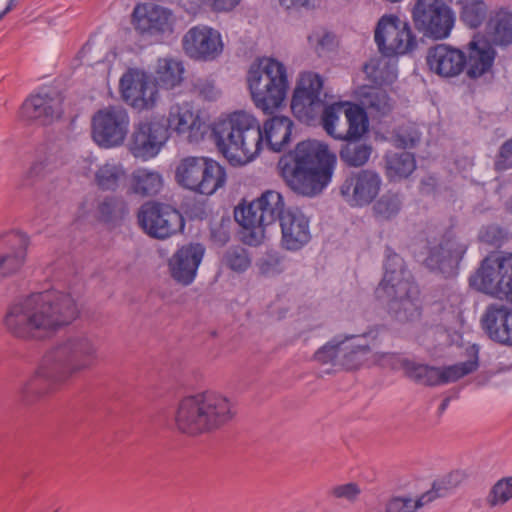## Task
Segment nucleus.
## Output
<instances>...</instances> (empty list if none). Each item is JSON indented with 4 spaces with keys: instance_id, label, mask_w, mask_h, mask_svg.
I'll use <instances>...</instances> for the list:
<instances>
[{
    "instance_id": "obj_1",
    "label": "nucleus",
    "mask_w": 512,
    "mask_h": 512,
    "mask_svg": "<svg viewBox=\"0 0 512 512\" xmlns=\"http://www.w3.org/2000/svg\"><path fill=\"white\" fill-rule=\"evenodd\" d=\"M324 80L318 73L302 72L294 89L291 110L307 125L320 123L325 132L339 140H358L368 128L366 112L350 102L328 103Z\"/></svg>"
},
{
    "instance_id": "obj_2",
    "label": "nucleus",
    "mask_w": 512,
    "mask_h": 512,
    "mask_svg": "<svg viewBox=\"0 0 512 512\" xmlns=\"http://www.w3.org/2000/svg\"><path fill=\"white\" fill-rule=\"evenodd\" d=\"M96 338L86 332H73L58 340L43 356L35 374L18 390L19 401L35 403L50 391V384H61L89 370L98 360Z\"/></svg>"
},
{
    "instance_id": "obj_3",
    "label": "nucleus",
    "mask_w": 512,
    "mask_h": 512,
    "mask_svg": "<svg viewBox=\"0 0 512 512\" xmlns=\"http://www.w3.org/2000/svg\"><path fill=\"white\" fill-rule=\"evenodd\" d=\"M79 309L71 295L44 291L12 302L4 317L6 330L14 337L41 339L72 323Z\"/></svg>"
},
{
    "instance_id": "obj_4",
    "label": "nucleus",
    "mask_w": 512,
    "mask_h": 512,
    "mask_svg": "<svg viewBox=\"0 0 512 512\" xmlns=\"http://www.w3.org/2000/svg\"><path fill=\"white\" fill-rule=\"evenodd\" d=\"M336 155L317 141H302L278 163L285 183L297 194L315 196L331 181Z\"/></svg>"
},
{
    "instance_id": "obj_5",
    "label": "nucleus",
    "mask_w": 512,
    "mask_h": 512,
    "mask_svg": "<svg viewBox=\"0 0 512 512\" xmlns=\"http://www.w3.org/2000/svg\"><path fill=\"white\" fill-rule=\"evenodd\" d=\"M384 276L375 290L395 320L405 323L421 315L420 291L403 258L389 247L385 251Z\"/></svg>"
},
{
    "instance_id": "obj_6",
    "label": "nucleus",
    "mask_w": 512,
    "mask_h": 512,
    "mask_svg": "<svg viewBox=\"0 0 512 512\" xmlns=\"http://www.w3.org/2000/svg\"><path fill=\"white\" fill-rule=\"evenodd\" d=\"M235 415V405L227 397L215 392H203L179 402L175 424L182 433L195 436L223 427Z\"/></svg>"
},
{
    "instance_id": "obj_7",
    "label": "nucleus",
    "mask_w": 512,
    "mask_h": 512,
    "mask_svg": "<svg viewBox=\"0 0 512 512\" xmlns=\"http://www.w3.org/2000/svg\"><path fill=\"white\" fill-rule=\"evenodd\" d=\"M219 151L234 164H246L261 150L263 134L258 121L249 113L237 111L214 128Z\"/></svg>"
},
{
    "instance_id": "obj_8",
    "label": "nucleus",
    "mask_w": 512,
    "mask_h": 512,
    "mask_svg": "<svg viewBox=\"0 0 512 512\" xmlns=\"http://www.w3.org/2000/svg\"><path fill=\"white\" fill-rule=\"evenodd\" d=\"M246 81L253 103L265 113H272L286 99L289 89L287 68L277 59H256L247 71Z\"/></svg>"
},
{
    "instance_id": "obj_9",
    "label": "nucleus",
    "mask_w": 512,
    "mask_h": 512,
    "mask_svg": "<svg viewBox=\"0 0 512 512\" xmlns=\"http://www.w3.org/2000/svg\"><path fill=\"white\" fill-rule=\"evenodd\" d=\"M286 211L282 194L275 190H266L247 206L236 207L234 218L244 229V242L257 246L264 238L265 227L280 221Z\"/></svg>"
},
{
    "instance_id": "obj_10",
    "label": "nucleus",
    "mask_w": 512,
    "mask_h": 512,
    "mask_svg": "<svg viewBox=\"0 0 512 512\" xmlns=\"http://www.w3.org/2000/svg\"><path fill=\"white\" fill-rule=\"evenodd\" d=\"M175 180L185 189L202 195H212L225 185L226 173L213 159L188 156L178 163Z\"/></svg>"
},
{
    "instance_id": "obj_11",
    "label": "nucleus",
    "mask_w": 512,
    "mask_h": 512,
    "mask_svg": "<svg viewBox=\"0 0 512 512\" xmlns=\"http://www.w3.org/2000/svg\"><path fill=\"white\" fill-rule=\"evenodd\" d=\"M469 359L443 368L419 364L414 361L404 362L406 375L415 382L427 386L442 385L455 382L476 371L479 367V348L472 345L467 348Z\"/></svg>"
},
{
    "instance_id": "obj_12",
    "label": "nucleus",
    "mask_w": 512,
    "mask_h": 512,
    "mask_svg": "<svg viewBox=\"0 0 512 512\" xmlns=\"http://www.w3.org/2000/svg\"><path fill=\"white\" fill-rule=\"evenodd\" d=\"M412 19L420 33L434 40L446 39L455 23L452 9L443 0H417Z\"/></svg>"
},
{
    "instance_id": "obj_13",
    "label": "nucleus",
    "mask_w": 512,
    "mask_h": 512,
    "mask_svg": "<svg viewBox=\"0 0 512 512\" xmlns=\"http://www.w3.org/2000/svg\"><path fill=\"white\" fill-rule=\"evenodd\" d=\"M130 117L122 106H108L98 110L92 117L91 136L101 148L121 146L129 132Z\"/></svg>"
},
{
    "instance_id": "obj_14",
    "label": "nucleus",
    "mask_w": 512,
    "mask_h": 512,
    "mask_svg": "<svg viewBox=\"0 0 512 512\" xmlns=\"http://www.w3.org/2000/svg\"><path fill=\"white\" fill-rule=\"evenodd\" d=\"M374 38L379 51L387 57L407 54L417 46L409 23L393 14L379 19Z\"/></svg>"
},
{
    "instance_id": "obj_15",
    "label": "nucleus",
    "mask_w": 512,
    "mask_h": 512,
    "mask_svg": "<svg viewBox=\"0 0 512 512\" xmlns=\"http://www.w3.org/2000/svg\"><path fill=\"white\" fill-rule=\"evenodd\" d=\"M137 219L143 231L152 238L166 239L184 228L182 215L168 204L149 201L144 203Z\"/></svg>"
},
{
    "instance_id": "obj_16",
    "label": "nucleus",
    "mask_w": 512,
    "mask_h": 512,
    "mask_svg": "<svg viewBox=\"0 0 512 512\" xmlns=\"http://www.w3.org/2000/svg\"><path fill=\"white\" fill-rule=\"evenodd\" d=\"M120 92L124 102L139 112L153 109L159 100L152 75L139 69H129L122 75Z\"/></svg>"
},
{
    "instance_id": "obj_17",
    "label": "nucleus",
    "mask_w": 512,
    "mask_h": 512,
    "mask_svg": "<svg viewBox=\"0 0 512 512\" xmlns=\"http://www.w3.org/2000/svg\"><path fill=\"white\" fill-rule=\"evenodd\" d=\"M508 271H512V257H504L501 252H495L482 261L470 283L484 293L503 299L507 296L504 289H507L508 284L504 278Z\"/></svg>"
},
{
    "instance_id": "obj_18",
    "label": "nucleus",
    "mask_w": 512,
    "mask_h": 512,
    "mask_svg": "<svg viewBox=\"0 0 512 512\" xmlns=\"http://www.w3.org/2000/svg\"><path fill=\"white\" fill-rule=\"evenodd\" d=\"M468 246L467 240L452 230H447L439 244L430 248L425 264L431 270L439 271L447 277L453 276L457 273Z\"/></svg>"
},
{
    "instance_id": "obj_19",
    "label": "nucleus",
    "mask_w": 512,
    "mask_h": 512,
    "mask_svg": "<svg viewBox=\"0 0 512 512\" xmlns=\"http://www.w3.org/2000/svg\"><path fill=\"white\" fill-rule=\"evenodd\" d=\"M381 184V177L374 170L350 171L345 175L339 193L351 207H363L377 197Z\"/></svg>"
},
{
    "instance_id": "obj_20",
    "label": "nucleus",
    "mask_w": 512,
    "mask_h": 512,
    "mask_svg": "<svg viewBox=\"0 0 512 512\" xmlns=\"http://www.w3.org/2000/svg\"><path fill=\"white\" fill-rule=\"evenodd\" d=\"M168 138V130L162 122L141 121L134 126L129 150L133 156L147 160L159 153Z\"/></svg>"
},
{
    "instance_id": "obj_21",
    "label": "nucleus",
    "mask_w": 512,
    "mask_h": 512,
    "mask_svg": "<svg viewBox=\"0 0 512 512\" xmlns=\"http://www.w3.org/2000/svg\"><path fill=\"white\" fill-rule=\"evenodd\" d=\"M133 24L141 35L162 38L173 33L171 10L152 3L138 4L133 10Z\"/></svg>"
},
{
    "instance_id": "obj_22",
    "label": "nucleus",
    "mask_w": 512,
    "mask_h": 512,
    "mask_svg": "<svg viewBox=\"0 0 512 512\" xmlns=\"http://www.w3.org/2000/svg\"><path fill=\"white\" fill-rule=\"evenodd\" d=\"M182 46L185 53L195 60L211 61L223 51L220 33L204 25L190 28L183 36Z\"/></svg>"
},
{
    "instance_id": "obj_23",
    "label": "nucleus",
    "mask_w": 512,
    "mask_h": 512,
    "mask_svg": "<svg viewBox=\"0 0 512 512\" xmlns=\"http://www.w3.org/2000/svg\"><path fill=\"white\" fill-rule=\"evenodd\" d=\"M282 245L290 251H297L311 239L309 219L297 208H288L280 218Z\"/></svg>"
},
{
    "instance_id": "obj_24",
    "label": "nucleus",
    "mask_w": 512,
    "mask_h": 512,
    "mask_svg": "<svg viewBox=\"0 0 512 512\" xmlns=\"http://www.w3.org/2000/svg\"><path fill=\"white\" fill-rule=\"evenodd\" d=\"M427 64L439 76L455 77L465 69L466 55L450 45L437 44L429 48Z\"/></svg>"
},
{
    "instance_id": "obj_25",
    "label": "nucleus",
    "mask_w": 512,
    "mask_h": 512,
    "mask_svg": "<svg viewBox=\"0 0 512 512\" xmlns=\"http://www.w3.org/2000/svg\"><path fill=\"white\" fill-rule=\"evenodd\" d=\"M205 248L201 244H189L181 247L169 260L171 277L182 285L193 282Z\"/></svg>"
},
{
    "instance_id": "obj_26",
    "label": "nucleus",
    "mask_w": 512,
    "mask_h": 512,
    "mask_svg": "<svg viewBox=\"0 0 512 512\" xmlns=\"http://www.w3.org/2000/svg\"><path fill=\"white\" fill-rule=\"evenodd\" d=\"M482 327L493 341L512 346V308L500 303L487 307L482 317Z\"/></svg>"
},
{
    "instance_id": "obj_27",
    "label": "nucleus",
    "mask_w": 512,
    "mask_h": 512,
    "mask_svg": "<svg viewBox=\"0 0 512 512\" xmlns=\"http://www.w3.org/2000/svg\"><path fill=\"white\" fill-rule=\"evenodd\" d=\"M62 100L59 96L35 95L28 98L21 107V115L27 120H37L46 125L62 114Z\"/></svg>"
},
{
    "instance_id": "obj_28",
    "label": "nucleus",
    "mask_w": 512,
    "mask_h": 512,
    "mask_svg": "<svg viewBox=\"0 0 512 512\" xmlns=\"http://www.w3.org/2000/svg\"><path fill=\"white\" fill-rule=\"evenodd\" d=\"M466 74L471 79H477L488 73L493 65L496 52L485 40L473 39L467 46Z\"/></svg>"
},
{
    "instance_id": "obj_29",
    "label": "nucleus",
    "mask_w": 512,
    "mask_h": 512,
    "mask_svg": "<svg viewBox=\"0 0 512 512\" xmlns=\"http://www.w3.org/2000/svg\"><path fill=\"white\" fill-rule=\"evenodd\" d=\"M9 250L0 255V278L17 273L26 259L29 245L28 237L21 232H11L7 235Z\"/></svg>"
},
{
    "instance_id": "obj_30",
    "label": "nucleus",
    "mask_w": 512,
    "mask_h": 512,
    "mask_svg": "<svg viewBox=\"0 0 512 512\" xmlns=\"http://www.w3.org/2000/svg\"><path fill=\"white\" fill-rule=\"evenodd\" d=\"M184 71L181 61L169 57L160 58L157 61L152 79L157 88L171 90L182 83Z\"/></svg>"
},
{
    "instance_id": "obj_31",
    "label": "nucleus",
    "mask_w": 512,
    "mask_h": 512,
    "mask_svg": "<svg viewBox=\"0 0 512 512\" xmlns=\"http://www.w3.org/2000/svg\"><path fill=\"white\" fill-rule=\"evenodd\" d=\"M201 125L198 115L193 112L192 106L188 102L173 104L169 108L167 130H172L177 134H183L194 129H199Z\"/></svg>"
},
{
    "instance_id": "obj_32",
    "label": "nucleus",
    "mask_w": 512,
    "mask_h": 512,
    "mask_svg": "<svg viewBox=\"0 0 512 512\" xmlns=\"http://www.w3.org/2000/svg\"><path fill=\"white\" fill-rule=\"evenodd\" d=\"M293 122L286 116H274L264 124V133L270 150L280 152L290 141Z\"/></svg>"
},
{
    "instance_id": "obj_33",
    "label": "nucleus",
    "mask_w": 512,
    "mask_h": 512,
    "mask_svg": "<svg viewBox=\"0 0 512 512\" xmlns=\"http://www.w3.org/2000/svg\"><path fill=\"white\" fill-rule=\"evenodd\" d=\"M163 187L162 175L146 168L136 169L130 180V189L142 197L157 195Z\"/></svg>"
},
{
    "instance_id": "obj_34",
    "label": "nucleus",
    "mask_w": 512,
    "mask_h": 512,
    "mask_svg": "<svg viewBox=\"0 0 512 512\" xmlns=\"http://www.w3.org/2000/svg\"><path fill=\"white\" fill-rule=\"evenodd\" d=\"M355 336L342 339L340 366L346 370L360 368L370 359L371 348L368 344L357 343Z\"/></svg>"
},
{
    "instance_id": "obj_35",
    "label": "nucleus",
    "mask_w": 512,
    "mask_h": 512,
    "mask_svg": "<svg viewBox=\"0 0 512 512\" xmlns=\"http://www.w3.org/2000/svg\"><path fill=\"white\" fill-rule=\"evenodd\" d=\"M361 103L373 117L385 116L393 108V102L387 92L376 87H370L362 93Z\"/></svg>"
},
{
    "instance_id": "obj_36",
    "label": "nucleus",
    "mask_w": 512,
    "mask_h": 512,
    "mask_svg": "<svg viewBox=\"0 0 512 512\" xmlns=\"http://www.w3.org/2000/svg\"><path fill=\"white\" fill-rule=\"evenodd\" d=\"M416 168L414 155L403 151L386 157L387 175L390 179L407 178Z\"/></svg>"
},
{
    "instance_id": "obj_37",
    "label": "nucleus",
    "mask_w": 512,
    "mask_h": 512,
    "mask_svg": "<svg viewBox=\"0 0 512 512\" xmlns=\"http://www.w3.org/2000/svg\"><path fill=\"white\" fill-rule=\"evenodd\" d=\"M125 180V171L120 164L105 163L95 172L94 182L101 190H116Z\"/></svg>"
},
{
    "instance_id": "obj_38",
    "label": "nucleus",
    "mask_w": 512,
    "mask_h": 512,
    "mask_svg": "<svg viewBox=\"0 0 512 512\" xmlns=\"http://www.w3.org/2000/svg\"><path fill=\"white\" fill-rule=\"evenodd\" d=\"M339 152L340 160L349 167H360L365 165L371 155L372 147L357 140H346Z\"/></svg>"
},
{
    "instance_id": "obj_39",
    "label": "nucleus",
    "mask_w": 512,
    "mask_h": 512,
    "mask_svg": "<svg viewBox=\"0 0 512 512\" xmlns=\"http://www.w3.org/2000/svg\"><path fill=\"white\" fill-rule=\"evenodd\" d=\"M494 43L508 45L512 43V13L498 12L488 24Z\"/></svg>"
},
{
    "instance_id": "obj_40",
    "label": "nucleus",
    "mask_w": 512,
    "mask_h": 512,
    "mask_svg": "<svg viewBox=\"0 0 512 512\" xmlns=\"http://www.w3.org/2000/svg\"><path fill=\"white\" fill-rule=\"evenodd\" d=\"M487 6L482 0L466 1L462 4L461 20L471 28L479 27L486 18Z\"/></svg>"
},
{
    "instance_id": "obj_41",
    "label": "nucleus",
    "mask_w": 512,
    "mask_h": 512,
    "mask_svg": "<svg viewBox=\"0 0 512 512\" xmlns=\"http://www.w3.org/2000/svg\"><path fill=\"white\" fill-rule=\"evenodd\" d=\"M401 209V200L397 194H384L373 206L374 214L381 220H389Z\"/></svg>"
},
{
    "instance_id": "obj_42",
    "label": "nucleus",
    "mask_w": 512,
    "mask_h": 512,
    "mask_svg": "<svg viewBox=\"0 0 512 512\" xmlns=\"http://www.w3.org/2000/svg\"><path fill=\"white\" fill-rule=\"evenodd\" d=\"M464 480V474L460 471L451 472L441 479L435 481L433 483V487L431 490L425 492L424 494H432L431 502L438 498L447 495L450 491L454 490L458 487L461 482Z\"/></svg>"
},
{
    "instance_id": "obj_43",
    "label": "nucleus",
    "mask_w": 512,
    "mask_h": 512,
    "mask_svg": "<svg viewBox=\"0 0 512 512\" xmlns=\"http://www.w3.org/2000/svg\"><path fill=\"white\" fill-rule=\"evenodd\" d=\"M55 163L50 157L39 158L29 168L23 178V186H33L55 168Z\"/></svg>"
},
{
    "instance_id": "obj_44",
    "label": "nucleus",
    "mask_w": 512,
    "mask_h": 512,
    "mask_svg": "<svg viewBox=\"0 0 512 512\" xmlns=\"http://www.w3.org/2000/svg\"><path fill=\"white\" fill-rule=\"evenodd\" d=\"M362 490L356 482H347L337 484L329 488L327 491L328 496L336 501H345L349 504H354L358 501Z\"/></svg>"
},
{
    "instance_id": "obj_45",
    "label": "nucleus",
    "mask_w": 512,
    "mask_h": 512,
    "mask_svg": "<svg viewBox=\"0 0 512 512\" xmlns=\"http://www.w3.org/2000/svg\"><path fill=\"white\" fill-rule=\"evenodd\" d=\"M432 494H422L417 500L406 497L392 498L386 506L387 512H414L431 502Z\"/></svg>"
},
{
    "instance_id": "obj_46",
    "label": "nucleus",
    "mask_w": 512,
    "mask_h": 512,
    "mask_svg": "<svg viewBox=\"0 0 512 512\" xmlns=\"http://www.w3.org/2000/svg\"><path fill=\"white\" fill-rule=\"evenodd\" d=\"M341 342L342 339L340 338H334L327 342L324 346L315 352V360L321 364H332L334 366H340Z\"/></svg>"
},
{
    "instance_id": "obj_47",
    "label": "nucleus",
    "mask_w": 512,
    "mask_h": 512,
    "mask_svg": "<svg viewBox=\"0 0 512 512\" xmlns=\"http://www.w3.org/2000/svg\"><path fill=\"white\" fill-rule=\"evenodd\" d=\"M223 261L225 265L235 272H244L251 264L246 249L242 247L230 248L226 251Z\"/></svg>"
},
{
    "instance_id": "obj_48",
    "label": "nucleus",
    "mask_w": 512,
    "mask_h": 512,
    "mask_svg": "<svg viewBox=\"0 0 512 512\" xmlns=\"http://www.w3.org/2000/svg\"><path fill=\"white\" fill-rule=\"evenodd\" d=\"M98 211L104 221H111L126 212V205L120 198L106 197L100 202Z\"/></svg>"
},
{
    "instance_id": "obj_49",
    "label": "nucleus",
    "mask_w": 512,
    "mask_h": 512,
    "mask_svg": "<svg viewBox=\"0 0 512 512\" xmlns=\"http://www.w3.org/2000/svg\"><path fill=\"white\" fill-rule=\"evenodd\" d=\"M191 92L208 101L215 100L219 96V90L215 87L214 81L205 77H197L191 81Z\"/></svg>"
},
{
    "instance_id": "obj_50",
    "label": "nucleus",
    "mask_w": 512,
    "mask_h": 512,
    "mask_svg": "<svg viewBox=\"0 0 512 512\" xmlns=\"http://www.w3.org/2000/svg\"><path fill=\"white\" fill-rule=\"evenodd\" d=\"M308 42L315 52L321 56L333 49L334 36L324 30H317L308 36Z\"/></svg>"
},
{
    "instance_id": "obj_51",
    "label": "nucleus",
    "mask_w": 512,
    "mask_h": 512,
    "mask_svg": "<svg viewBox=\"0 0 512 512\" xmlns=\"http://www.w3.org/2000/svg\"><path fill=\"white\" fill-rule=\"evenodd\" d=\"M512 498V478L498 481L490 494L489 502L492 506L504 504Z\"/></svg>"
},
{
    "instance_id": "obj_52",
    "label": "nucleus",
    "mask_w": 512,
    "mask_h": 512,
    "mask_svg": "<svg viewBox=\"0 0 512 512\" xmlns=\"http://www.w3.org/2000/svg\"><path fill=\"white\" fill-rule=\"evenodd\" d=\"M370 359L374 364L391 369H404V362L408 359L402 358L399 354L393 352H376L370 355Z\"/></svg>"
},
{
    "instance_id": "obj_53",
    "label": "nucleus",
    "mask_w": 512,
    "mask_h": 512,
    "mask_svg": "<svg viewBox=\"0 0 512 512\" xmlns=\"http://www.w3.org/2000/svg\"><path fill=\"white\" fill-rule=\"evenodd\" d=\"M420 132L414 127L401 128L395 137V143L398 147L412 148L419 143Z\"/></svg>"
},
{
    "instance_id": "obj_54",
    "label": "nucleus",
    "mask_w": 512,
    "mask_h": 512,
    "mask_svg": "<svg viewBox=\"0 0 512 512\" xmlns=\"http://www.w3.org/2000/svg\"><path fill=\"white\" fill-rule=\"evenodd\" d=\"M495 168L499 171L512 168V138L501 145L495 161Z\"/></svg>"
},
{
    "instance_id": "obj_55",
    "label": "nucleus",
    "mask_w": 512,
    "mask_h": 512,
    "mask_svg": "<svg viewBox=\"0 0 512 512\" xmlns=\"http://www.w3.org/2000/svg\"><path fill=\"white\" fill-rule=\"evenodd\" d=\"M259 270L263 275H275L282 271L281 261L278 257L267 256L262 258L258 264Z\"/></svg>"
},
{
    "instance_id": "obj_56",
    "label": "nucleus",
    "mask_w": 512,
    "mask_h": 512,
    "mask_svg": "<svg viewBox=\"0 0 512 512\" xmlns=\"http://www.w3.org/2000/svg\"><path fill=\"white\" fill-rule=\"evenodd\" d=\"M215 12H228L233 10L240 0H204Z\"/></svg>"
},
{
    "instance_id": "obj_57",
    "label": "nucleus",
    "mask_w": 512,
    "mask_h": 512,
    "mask_svg": "<svg viewBox=\"0 0 512 512\" xmlns=\"http://www.w3.org/2000/svg\"><path fill=\"white\" fill-rule=\"evenodd\" d=\"M364 71L376 84H382L386 81L382 76V72L379 71V63L377 61H370L365 64Z\"/></svg>"
},
{
    "instance_id": "obj_58",
    "label": "nucleus",
    "mask_w": 512,
    "mask_h": 512,
    "mask_svg": "<svg viewBox=\"0 0 512 512\" xmlns=\"http://www.w3.org/2000/svg\"><path fill=\"white\" fill-rule=\"evenodd\" d=\"M504 257H512V254L504 255ZM505 276L506 277L504 279L508 284L507 289H504L505 292H507V296H505V299L512 303V271H508Z\"/></svg>"
},
{
    "instance_id": "obj_59",
    "label": "nucleus",
    "mask_w": 512,
    "mask_h": 512,
    "mask_svg": "<svg viewBox=\"0 0 512 512\" xmlns=\"http://www.w3.org/2000/svg\"><path fill=\"white\" fill-rule=\"evenodd\" d=\"M449 402H450V398H449V397L445 398V399L442 401L441 405L439 406V412H440V413H442V412H444V411L446 410V408H447V407H448V405H449Z\"/></svg>"
},
{
    "instance_id": "obj_60",
    "label": "nucleus",
    "mask_w": 512,
    "mask_h": 512,
    "mask_svg": "<svg viewBox=\"0 0 512 512\" xmlns=\"http://www.w3.org/2000/svg\"><path fill=\"white\" fill-rule=\"evenodd\" d=\"M309 2L310 0H293V4L298 6H306Z\"/></svg>"
},
{
    "instance_id": "obj_61",
    "label": "nucleus",
    "mask_w": 512,
    "mask_h": 512,
    "mask_svg": "<svg viewBox=\"0 0 512 512\" xmlns=\"http://www.w3.org/2000/svg\"><path fill=\"white\" fill-rule=\"evenodd\" d=\"M12 9V1L9 3V5L0 13V20L4 17L5 14H7Z\"/></svg>"
},
{
    "instance_id": "obj_62",
    "label": "nucleus",
    "mask_w": 512,
    "mask_h": 512,
    "mask_svg": "<svg viewBox=\"0 0 512 512\" xmlns=\"http://www.w3.org/2000/svg\"><path fill=\"white\" fill-rule=\"evenodd\" d=\"M450 2H455L456 4H464L467 0H449Z\"/></svg>"
}]
</instances>
